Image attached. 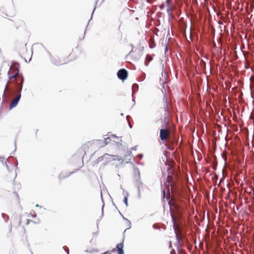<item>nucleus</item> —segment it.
Masks as SVG:
<instances>
[{"instance_id":"1","label":"nucleus","mask_w":254,"mask_h":254,"mask_svg":"<svg viewBox=\"0 0 254 254\" xmlns=\"http://www.w3.org/2000/svg\"><path fill=\"white\" fill-rule=\"evenodd\" d=\"M24 81V77H23L21 76V83L19 84L18 83V82H16L15 83L16 86L15 91H14L13 89H11L12 90V92H16L18 94H17L16 97L11 102V103L10 104V109L16 107V105H17L19 101L20 100V99L21 96V91L22 89Z\"/></svg>"},{"instance_id":"2","label":"nucleus","mask_w":254,"mask_h":254,"mask_svg":"<svg viewBox=\"0 0 254 254\" xmlns=\"http://www.w3.org/2000/svg\"><path fill=\"white\" fill-rule=\"evenodd\" d=\"M19 65L17 63L13 62L12 64L9 68V70L8 72V78L9 79L12 78H16L18 77L19 78L20 82L18 83L19 84L21 83V76L23 77L22 74H19Z\"/></svg>"},{"instance_id":"3","label":"nucleus","mask_w":254,"mask_h":254,"mask_svg":"<svg viewBox=\"0 0 254 254\" xmlns=\"http://www.w3.org/2000/svg\"><path fill=\"white\" fill-rule=\"evenodd\" d=\"M162 68H164V65H162ZM168 74L165 69H163L161 73V77H160V83L163 85L164 88V85L167 82Z\"/></svg>"},{"instance_id":"4","label":"nucleus","mask_w":254,"mask_h":254,"mask_svg":"<svg viewBox=\"0 0 254 254\" xmlns=\"http://www.w3.org/2000/svg\"><path fill=\"white\" fill-rule=\"evenodd\" d=\"M127 71L124 68L120 69L117 72L118 77L123 81L126 80L127 78Z\"/></svg>"},{"instance_id":"5","label":"nucleus","mask_w":254,"mask_h":254,"mask_svg":"<svg viewBox=\"0 0 254 254\" xmlns=\"http://www.w3.org/2000/svg\"><path fill=\"white\" fill-rule=\"evenodd\" d=\"M48 53L50 56L51 60L54 64L59 66L60 65H62L66 63V62L60 60L59 57H53L51 55V54L50 52H48Z\"/></svg>"},{"instance_id":"6","label":"nucleus","mask_w":254,"mask_h":254,"mask_svg":"<svg viewBox=\"0 0 254 254\" xmlns=\"http://www.w3.org/2000/svg\"><path fill=\"white\" fill-rule=\"evenodd\" d=\"M169 134V130L167 128H162L160 130V137L161 140L167 139Z\"/></svg>"},{"instance_id":"7","label":"nucleus","mask_w":254,"mask_h":254,"mask_svg":"<svg viewBox=\"0 0 254 254\" xmlns=\"http://www.w3.org/2000/svg\"><path fill=\"white\" fill-rule=\"evenodd\" d=\"M109 156L111 157H107L105 160L107 162H110L113 160H118L121 161L122 160V157L117 155H111L109 154Z\"/></svg>"},{"instance_id":"8","label":"nucleus","mask_w":254,"mask_h":254,"mask_svg":"<svg viewBox=\"0 0 254 254\" xmlns=\"http://www.w3.org/2000/svg\"><path fill=\"white\" fill-rule=\"evenodd\" d=\"M123 248H124L123 242L117 245L116 248L117 249V250L118 251V254H124Z\"/></svg>"},{"instance_id":"9","label":"nucleus","mask_w":254,"mask_h":254,"mask_svg":"<svg viewBox=\"0 0 254 254\" xmlns=\"http://www.w3.org/2000/svg\"><path fill=\"white\" fill-rule=\"evenodd\" d=\"M107 157H111L109 156V154H107V153L105 154L103 156L98 157L96 160V162L97 163H98L101 162L102 161H103L104 159H106Z\"/></svg>"},{"instance_id":"10","label":"nucleus","mask_w":254,"mask_h":254,"mask_svg":"<svg viewBox=\"0 0 254 254\" xmlns=\"http://www.w3.org/2000/svg\"><path fill=\"white\" fill-rule=\"evenodd\" d=\"M73 173H74V172L72 171V172H70L68 174L65 175H64V174L62 173L59 175V176H58L59 179L60 180L64 179L66 177H68L69 176L72 174Z\"/></svg>"},{"instance_id":"11","label":"nucleus","mask_w":254,"mask_h":254,"mask_svg":"<svg viewBox=\"0 0 254 254\" xmlns=\"http://www.w3.org/2000/svg\"><path fill=\"white\" fill-rule=\"evenodd\" d=\"M111 139L110 137H108L104 139L102 141V145L101 146H104L108 143V140L110 141Z\"/></svg>"},{"instance_id":"12","label":"nucleus","mask_w":254,"mask_h":254,"mask_svg":"<svg viewBox=\"0 0 254 254\" xmlns=\"http://www.w3.org/2000/svg\"><path fill=\"white\" fill-rule=\"evenodd\" d=\"M2 217L5 222H7L8 221L9 219V216L7 214L5 213H2Z\"/></svg>"},{"instance_id":"13","label":"nucleus","mask_w":254,"mask_h":254,"mask_svg":"<svg viewBox=\"0 0 254 254\" xmlns=\"http://www.w3.org/2000/svg\"><path fill=\"white\" fill-rule=\"evenodd\" d=\"M138 85L137 84L134 83L132 85V89L133 92H135L136 91H137L138 90Z\"/></svg>"},{"instance_id":"14","label":"nucleus","mask_w":254,"mask_h":254,"mask_svg":"<svg viewBox=\"0 0 254 254\" xmlns=\"http://www.w3.org/2000/svg\"><path fill=\"white\" fill-rule=\"evenodd\" d=\"M104 204H103V205H102V214H101V217H100V219H98L97 220V229H98V224H99V222L100 221V220L101 219V217H103V208H104Z\"/></svg>"},{"instance_id":"15","label":"nucleus","mask_w":254,"mask_h":254,"mask_svg":"<svg viewBox=\"0 0 254 254\" xmlns=\"http://www.w3.org/2000/svg\"><path fill=\"white\" fill-rule=\"evenodd\" d=\"M127 196H128V193H127V195L125 196L124 199V202L125 203V204H126L127 207L128 206V198H127Z\"/></svg>"},{"instance_id":"16","label":"nucleus","mask_w":254,"mask_h":254,"mask_svg":"<svg viewBox=\"0 0 254 254\" xmlns=\"http://www.w3.org/2000/svg\"><path fill=\"white\" fill-rule=\"evenodd\" d=\"M152 60V58L151 57V56L149 55H147L146 57L145 60L148 61V62H150Z\"/></svg>"},{"instance_id":"17","label":"nucleus","mask_w":254,"mask_h":254,"mask_svg":"<svg viewBox=\"0 0 254 254\" xmlns=\"http://www.w3.org/2000/svg\"><path fill=\"white\" fill-rule=\"evenodd\" d=\"M130 118V116L129 115H127L126 117L127 118V121H128V125H129V127L130 128H131L132 127V125H131V124L129 123V118Z\"/></svg>"},{"instance_id":"18","label":"nucleus","mask_w":254,"mask_h":254,"mask_svg":"<svg viewBox=\"0 0 254 254\" xmlns=\"http://www.w3.org/2000/svg\"><path fill=\"white\" fill-rule=\"evenodd\" d=\"M7 159L6 161H4V163H3V165L6 167L7 171L8 172H10L9 168V167H8V165L7 164Z\"/></svg>"},{"instance_id":"19","label":"nucleus","mask_w":254,"mask_h":254,"mask_svg":"<svg viewBox=\"0 0 254 254\" xmlns=\"http://www.w3.org/2000/svg\"><path fill=\"white\" fill-rule=\"evenodd\" d=\"M14 194H15V196H16V199H17V201H18V202H19L20 197H19V195H18V193H17L16 191H14Z\"/></svg>"},{"instance_id":"20","label":"nucleus","mask_w":254,"mask_h":254,"mask_svg":"<svg viewBox=\"0 0 254 254\" xmlns=\"http://www.w3.org/2000/svg\"><path fill=\"white\" fill-rule=\"evenodd\" d=\"M155 47V44L154 43V42H153L149 44V47L151 49L154 48Z\"/></svg>"},{"instance_id":"21","label":"nucleus","mask_w":254,"mask_h":254,"mask_svg":"<svg viewBox=\"0 0 254 254\" xmlns=\"http://www.w3.org/2000/svg\"><path fill=\"white\" fill-rule=\"evenodd\" d=\"M123 217L124 218V219L127 221L128 222V223H129V225H128V228L127 229H129L131 228V222L130 221H129L128 219H127V218H125L123 216Z\"/></svg>"},{"instance_id":"22","label":"nucleus","mask_w":254,"mask_h":254,"mask_svg":"<svg viewBox=\"0 0 254 254\" xmlns=\"http://www.w3.org/2000/svg\"><path fill=\"white\" fill-rule=\"evenodd\" d=\"M63 249L67 253V254H69V249L67 247L64 246L63 247Z\"/></svg>"},{"instance_id":"23","label":"nucleus","mask_w":254,"mask_h":254,"mask_svg":"<svg viewBox=\"0 0 254 254\" xmlns=\"http://www.w3.org/2000/svg\"><path fill=\"white\" fill-rule=\"evenodd\" d=\"M98 234V230L96 232H94L92 233V236L93 237H96Z\"/></svg>"},{"instance_id":"24","label":"nucleus","mask_w":254,"mask_h":254,"mask_svg":"<svg viewBox=\"0 0 254 254\" xmlns=\"http://www.w3.org/2000/svg\"><path fill=\"white\" fill-rule=\"evenodd\" d=\"M201 66H202V67H205V66H206V64H205V63L204 61H201Z\"/></svg>"},{"instance_id":"25","label":"nucleus","mask_w":254,"mask_h":254,"mask_svg":"<svg viewBox=\"0 0 254 254\" xmlns=\"http://www.w3.org/2000/svg\"><path fill=\"white\" fill-rule=\"evenodd\" d=\"M168 51V43L167 44L165 48V52L166 53Z\"/></svg>"},{"instance_id":"26","label":"nucleus","mask_w":254,"mask_h":254,"mask_svg":"<svg viewBox=\"0 0 254 254\" xmlns=\"http://www.w3.org/2000/svg\"><path fill=\"white\" fill-rule=\"evenodd\" d=\"M138 197H140V189L139 186L138 187Z\"/></svg>"},{"instance_id":"27","label":"nucleus","mask_w":254,"mask_h":254,"mask_svg":"<svg viewBox=\"0 0 254 254\" xmlns=\"http://www.w3.org/2000/svg\"><path fill=\"white\" fill-rule=\"evenodd\" d=\"M152 227L154 229H158V226H157V225L156 224H153Z\"/></svg>"},{"instance_id":"28","label":"nucleus","mask_w":254,"mask_h":254,"mask_svg":"<svg viewBox=\"0 0 254 254\" xmlns=\"http://www.w3.org/2000/svg\"><path fill=\"white\" fill-rule=\"evenodd\" d=\"M4 159H5V158H1H1H0V162H1L3 164V163H4Z\"/></svg>"},{"instance_id":"29","label":"nucleus","mask_w":254,"mask_h":254,"mask_svg":"<svg viewBox=\"0 0 254 254\" xmlns=\"http://www.w3.org/2000/svg\"><path fill=\"white\" fill-rule=\"evenodd\" d=\"M163 197H164V198H165V196H166V192H165V190H163Z\"/></svg>"},{"instance_id":"30","label":"nucleus","mask_w":254,"mask_h":254,"mask_svg":"<svg viewBox=\"0 0 254 254\" xmlns=\"http://www.w3.org/2000/svg\"><path fill=\"white\" fill-rule=\"evenodd\" d=\"M138 156L139 158V159H141L143 157V155L142 154H138Z\"/></svg>"},{"instance_id":"31","label":"nucleus","mask_w":254,"mask_h":254,"mask_svg":"<svg viewBox=\"0 0 254 254\" xmlns=\"http://www.w3.org/2000/svg\"><path fill=\"white\" fill-rule=\"evenodd\" d=\"M176 237H177V240L178 241V242H180V238H179V237L178 236L177 233H176Z\"/></svg>"},{"instance_id":"32","label":"nucleus","mask_w":254,"mask_h":254,"mask_svg":"<svg viewBox=\"0 0 254 254\" xmlns=\"http://www.w3.org/2000/svg\"><path fill=\"white\" fill-rule=\"evenodd\" d=\"M14 145H15V149H14V151H15L16 150V140H15V141H14Z\"/></svg>"},{"instance_id":"33","label":"nucleus","mask_w":254,"mask_h":254,"mask_svg":"<svg viewBox=\"0 0 254 254\" xmlns=\"http://www.w3.org/2000/svg\"><path fill=\"white\" fill-rule=\"evenodd\" d=\"M148 63H149V62H148V61H146V60H145V65L147 66V65H148Z\"/></svg>"},{"instance_id":"34","label":"nucleus","mask_w":254,"mask_h":254,"mask_svg":"<svg viewBox=\"0 0 254 254\" xmlns=\"http://www.w3.org/2000/svg\"><path fill=\"white\" fill-rule=\"evenodd\" d=\"M95 9V7H94V9H93V11H92V15H91V17L90 19L92 18V15L93 14V13H94V11Z\"/></svg>"},{"instance_id":"35","label":"nucleus","mask_w":254,"mask_h":254,"mask_svg":"<svg viewBox=\"0 0 254 254\" xmlns=\"http://www.w3.org/2000/svg\"><path fill=\"white\" fill-rule=\"evenodd\" d=\"M17 164H18V163H17V162L16 163V165H15L16 169H18Z\"/></svg>"},{"instance_id":"36","label":"nucleus","mask_w":254,"mask_h":254,"mask_svg":"<svg viewBox=\"0 0 254 254\" xmlns=\"http://www.w3.org/2000/svg\"><path fill=\"white\" fill-rule=\"evenodd\" d=\"M132 150H136V146H134V147H132Z\"/></svg>"},{"instance_id":"37","label":"nucleus","mask_w":254,"mask_h":254,"mask_svg":"<svg viewBox=\"0 0 254 254\" xmlns=\"http://www.w3.org/2000/svg\"><path fill=\"white\" fill-rule=\"evenodd\" d=\"M112 136L114 137V138H117V137L116 136V135H114V134H112Z\"/></svg>"},{"instance_id":"38","label":"nucleus","mask_w":254,"mask_h":254,"mask_svg":"<svg viewBox=\"0 0 254 254\" xmlns=\"http://www.w3.org/2000/svg\"><path fill=\"white\" fill-rule=\"evenodd\" d=\"M92 251H93V252H97V251H98V250H97V249H94V250H92Z\"/></svg>"},{"instance_id":"39","label":"nucleus","mask_w":254,"mask_h":254,"mask_svg":"<svg viewBox=\"0 0 254 254\" xmlns=\"http://www.w3.org/2000/svg\"><path fill=\"white\" fill-rule=\"evenodd\" d=\"M153 0H147V2H151Z\"/></svg>"},{"instance_id":"40","label":"nucleus","mask_w":254,"mask_h":254,"mask_svg":"<svg viewBox=\"0 0 254 254\" xmlns=\"http://www.w3.org/2000/svg\"><path fill=\"white\" fill-rule=\"evenodd\" d=\"M101 198H102V201H103V197H102V193H101ZM104 203V202H103Z\"/></svg>"},{"instance_id":"41","label":"nucleus","mask_w":254,"mask_h":254,"mask_svg":"<svg viewBox=\"0 0 254 254\" xmlns=\"http://www.w3.org/2000/svg\"><path fill=\"white\" fill-rule=\"evenodd\" d=\"M89 21H90V20L88 21V23H87V25H86V28L88 27V24H89Z\"/></svg>"},{"instance_id":"42","label":"nucleus","mask_w":254,"mask_h":254,"mask_svg":"<svg viewBox=\"0 0 254 254\" xmlns=\"http://www.w3.org/2000/svg\"><path fill=\"white\" fill-rule=\"evenodd\" d=\"M167 98H166V106L167 105Z\"/></svg>"},{"instance_id":"43","label":"nucleus","mask_w":254,"mask_h":254,"mask_svg":"<svg viewBox=\"0 0 254 254\" xmlns=\"http://www.w3.org/2000/svg\"><path fill=\"white\" fill-rule=\"evenodd\" d=\"M137 171L138 174L139 175V170L138 169H137Z\"/></svg>"},{"instance_id":"44","label":"nucleus","mask_w":254,"mask_h":254,"mask_svg":"<svg viewBox=\"0 0 254 254\" xmlns=\"http://www.w3.org/2000/svg\"><path fill=\"white\" fill-rule=\"evenodd\" d=\"M7 84H6V85H5V89L7 88Z\"/></svg>"},{"instance_id":"45","label":"nucleus","mask_w":254,"mask_h":254,"mask_svg":"<svg viewBox=\"0 0 254 254\" xmlns=\"http://www.w3.org/2000/svg\"><path fill=\"white\" fill-rule=\"evenodd\" d=\"M115 251H116V250L115 249L112 250V252H115Z\"/></svg>"},{"instance_id":"46","label":"nucleus","mask_w":254,"mask_h":254,"mask_svg":"<svg viewBox=\"0 0 254 254\" xmlns=\"http://www.w3.org/2000/svg\"><path fill=\"white\" fill-rule=\"evenodd\" d=\"M169 199V197H167V200H168Z\"/></svg>"},{"instance_id":"47","label":"nucleus","mask_w":254,"mask_h":254,"mask_svg":"<svg viewBox=\"0 0 254 254\" xmlns=\"http://www.w3.org/2000/svg\"><path fill=\"white\" fill-rule=\"evenodd\" d=\"M29 223V220H27V224Z\"/></svg>"},{"instance_id":"48","label":"nucleus","mask_w":254,"mask_h":254,"mask_svg":"<svg viewBox=\"0 0 254 254\" xmlns=\"http://www.w3.org/2000/svg\"><path fill=\"white\" fill-rule=\"evenodd\" d=\"M121 115L123 116H124V114L123 113H121Z\"/></svg>"},{"instance_id":"49","label":"nucleus","mask_w":254,"mask_h":254,"mask_svg":"<svg viewBox=\"0 0 254 254\" xmlns=\"http://www.w3.org/2000/svg\"><path fill=\"white\" fill-rule=\"evenodd\" d=\"M10 231H11V224L10 225Z\"/></svg>"},{"instance_id":"50","label":"nucleus","mask_w":254,"mask_h":254,"mask_svg":"<svg viewBox=\"0 0 254 254\" xmlns=\"http://www.w3.org/2000/svg\"><path fill=\"white\" fill-rule=\"evenodd\" d=\"M132 101L134 102H135L134 99H132Z\"/></svg>"},{"instance_id":"51","label":"nucleus","mask_w":254,"mask_h":254,"mask_svg":"<svg viewBox=\"0 0 254 254\" xmlns=\"http://www.w3.org/2000/svg\"><path fill=\"white\" fill-rule=\"evenodd\" d=\"M119 213H120V214L121 215H122V214H121V212H120L119 211Z\"/></svg>"},{"instance_id":"52","label":"nucleus","mask_w":254,"mask_h":254,"mask_svg":"<svg viewBox=\"0 0 254 254\" xmlns=\"http://www.w3.org/2000/svg\"><path fill=\"white\" fill-rule=\"evenodd\" d=\"M16 176H17V174H16V173H15V177H16Z\"/></svg>"},{"instance_id":"53","label":"nucleus","mask_w":254,"mask_h":254,"mask_svg":"<svg viewBox=\"0 0 254 254\" xmlns=\"http://www.w3.org/2000/svg\"><path fill=\"white\" fill-rule=\"evenodd\" d=\"M0 158H1V157L0 156Z\"/></svg>"}]
</instances>
